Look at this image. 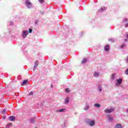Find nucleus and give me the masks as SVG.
Instances as JSON below:
<instances>
[{
    "mask_svg": "<svg viewBox=\"0 0 128 128\" xmlns=\"http://www.w3.org/2000/svg\"><path fill=\"white\" fill-rule=\"evenodd\" d=\"M25 5L28 8H32V4L30 0H26Z\"/></svg>",
    "mask_w": 128,
    "mask_h": 128,
    "instance_id": "obj_1",
    "label": "nucleus"
},
{
    "mask_svg": "<svg viewBox=\"0 0 128 128\" xmlns=\"http://www.w3.org/2000/svg\"><path fill=\"white\" fill-rule=\"evenodd\" d=\"M86 122L88 124V126H94L96 124V122H94V120H92L90 119L87 120Z\"/></svg>",
    "mask_w": 128,
    "mask_h": 128,
    "instance_id": "obj_2",
    "label": "nucleus"
},
{
    "mask_svg": "<svg viewBox=\"0 0 128 128\" xmlns=\"http://www.w3.org/2000/svg\"><path fill=\"white\" fill-rule=\"evenodd\" d=\"M28 31L27 30H24L22 32V38H26V36H28Z\"/></svg>",
    "mask_w": 128,
    "mask_h": 128,
    "instance_id": "obj_3",
    "label": "nucleus"
},
{
    "mask_svg": "<svg viewBox=\"0 0 128 128\" xmlns=\"http://www.w3.org/2000/svg\"><path fill=\"white\" fill-rule=\"evenodd\" d=\"M122 24H124V27L127 28H128V19L126 18H125L124 19H123V20H122Z\"/></svg>",
    "mask_w": 128,
    "mask_h": 128,
    "instance_id": "obj_4",
    "label": "nucleus"
},
{
    "mask_svg": "<svg viewBox=\"0 0 128 128\" xmlns=\"http://www.w3.org/2000/svg\"><path fill=\"white\" fill-rule=\"evenodd\" d=\"M114 108H106L104 110V112H106V114H111V112H114Z\"/></svg>",
    "mask_w": 128,
    "mask_h": 128,
    "instance_id": "obj_5",
    "label": "nucleus"
},
{
    "mask_svg": "<svg viewBox=\"0 0 128 128\" xmlns=\"http://www.w3.org/2000/svg\"><path fill=\"white\" fill-rule=\"evenodd\" d=\"M116 80L117 83L116 84V86H118V84H122V78H118Z\"/></svg>",
    "mask_w": 128,
    "mask_h": 128,
    "instance_id": "obj_6",
    "label": "nucleus"
},
{
    "mask_svg": "<svg viewBox=\"0 0 128 128\" xmlns=\"http://www.w3.org/2000/svg\"><path fill=\"white\" fill-rule=\"evenodd\" d=\"M10 122H14L16 120V116H10L8 118Z\"/></svg>",
    "mask_w": 128,
    "mask_h": 128,
    "instance_id": "obj_7",
    "label": "nucleus"
},
{
    "mask_svg": "<svg viewBox=\"0 0 128 128\" xmlns=\"http://www.w3.org/2000/svg\"><path fill=\"white\" fill-rule=\"evenodd\" d=\"M89 108H90V104L86 102L84 107V110H88Z\"/></svg>",
    "mask_w": 128,
    "mask_h": 128,
    "instance_id": "obj_8",
    "label": "nucleus"
},
{
    "mask_svg": "<svg viewBox=\"0 0 128 128\" xmlns=\"http://www.w3.org/2000/svg\"><path fill=\"white\" fill-rule=\"evenodd\" d=\"M38 61L36 60L34 64V70H36V68H38Z\"/></svg>",
    "mask_w": 128,
    "mask_h": 128,
    "instance_id": "obj_9",
    "label": "nucleus"
},
{
    "mask_svg": "<svg viewBox=\"0 0 128 128\" xmlns=\"http://www.w3.org/2000/svg\"><path fill=\"white\" fill-rule=\"evenodd\" d=\"M64 102L66 104H68L70 102V97H66L64 100Z\"/></svg>",
    "mask_w": 128,
    "mask_h": 128,
    "instance_id": "obj_10",
    "label": "nucleus"
},
{
    "mask_svg": "<svg viewBox=\"0 0 128 128\" xmlns=\"http://www.w3.org/2000/svg\"><path fill=\"white\" fill-rule=\"evenodd\" d=\"M104 50L106 52H108L110 50V45H106L104 46Z\"/></svg>",
    "mask_w": 128,
    "mask_h": 128,
    "instance_id": "obj_11",
    "label": "nucleus"
},
{
    "mask_svg": "<svg viewBox=\"0 0 128 128\" xmlns=\"http://www.w3.org/2000/svg\"><path fill=\"white\" fill-rule=\"evenodd\" d=\"M28 80H24L22 82V86H26V84H28Z\"/></svg>",
    "mask_w": 128,
    "mask_h": 128,
    "instance_id": "obj_12",
    "label": "nucleus"
},
{
    "mask_svg": "<svg viewBox=\"0 0 128 128\" xmlns=\"http://www.w3.org/2000/svg\"><path fill=\"white\" fill-rule=\"evenodd\" d=\"M98 90L100 92L102 91V85L100 84L98 85Z\"/></svg>",
    "mask_w": 128,
    "mask_h": 128,
    "instance_id": "obj_13",
    "label": "nucleus"
},
{
    "mask_svg": "<svg viewBox=\"0 0 128 128\" xmlns=\"http://www.w3.org/2000/svg\"><path fill=\"white\" fill-rule=\"evenodd\" d=\"M114 128H122V124H116Z\"/></svg>",
    "mask_w": 128,
    "mask_h": 128,
    "instance_id": "obj_14",
    "label": "nucleus"
},
{
    "mask_svg": "<svg viewBox=\"0 0 128 128\" xmlns=\"http://www.w3.org/2000/svg\"><path fill=\"white\" fill-rule=\"evenodd\" d=\"M108 120L110 122H114V118H112V117H110V116H109L108 117Z\"/></svg>",
    "mask_w": 128,
    "mask_h": 128,
    "instance_id": "obj_15",
    "label": "nucleus"
},
{
    "mask_svg": "<svg viewBox=\"0 0 128 128\" xmlns=\"http://www.w3.org/2000/svg\"><path fill=\"white\" fill-rule=\"evenodd\" d=\"M106 10V7H102L100 9L98 10V12H104Z\"/></svg>",
    "mask_w": 128,
    "mask_h": 128,
    "instance_id": "obj_16",
    "label": "nucleus"
},
{
    "mask_svg": "<svg viewBox=\"0 0 128 128\" xmlns=\"http://www.w3.org/2000/svg\"><path fill=\"white\" fill-rule=\"evenodd\" d=\"M66 110V108H62L58 110H57L56 112H64V110Z\"/></svg>",
    "mask_w": 128,
    "mask_h": 128,
    "instance_id": "obj_17",
    "label": "nucleus"
},
{
    "mask_svg": "<svg viewBox=\"0 0 128 128\" xmlns=\"http://www.w3.org/2000/svg\"><path fill=\"white\" fill-rule=\"evenodd\" d=\"M94 106H95V108H100V104H94Z\"/></svg>",
    "mask_w": 128,
    "mask_h": 128,
    "instance_id": "obj_18",
    "label": "nucleus"
},
{
    "mask_svg": "<svg viewBox=\"0 0 128 128\" xmlns=\"http://www.w3.org/2000/svg\"><path fill=\"white\" fill-rule=\"evenodd\" d=\"M94 76H96V77L98 76H100V73H98L96 72H94Z\"/></svg>",
    "mask_w": 128,
    "mask_h": 128,
    "instance_id": "obj_19",
    "label": "nucleus"
},
{
    "mask_svg": "<svg viewBox=\"0 0 128 128\" xmlns=\"http://www.w3.org/2000/svg\"><path fill=\"white\" fill-rule=\"evenodd\" d=\"M126 44H122L120 48H126Z\"/></svg>",
    "mask_w": 128,
    "mask_h": 128,
    "instance_id": "obj_20",
    "label": "nucleus"
},
{
    "mask_svg": "<svg viewBox=\"0 0 128 128\" xmlns=\"http://www.w3.org/2000/svg\"><path fill=\"white\" fill-rule=\"evenodd\" d=\"M115 76H116V74H113L112 75V80H114Z\"/></svg>",
    "mask_w": 128,
    "mask_h": 128,
    "instance_id": "obj_21",
    "label": "nucleus"
},
{
    "mask_svg": "<svg viewBox=\"0 0 128 128\" xmlns=\"http://www.w3.org/2000/svg\"><path fill=\"white\" fill-rule=\"evenodd\" d=\"M2 112V114H6V109H3Z\"/></svg>",
    "mask_w": 128,
    "mask_h": 128,
    "instance_id": "obj_22",
    "label": "nucleus"
},
{
    "mask_svg": "<svg viewBox=\"0 0 128 128\" xmlns=\"http://www.w3.org/2000/svg\"><path fill=\"white\" fill-rule=\"evenodd\" d=\"M30 122H31V124H34V118H32L30 119Z\"/></svg>",
    "mask_w": 128,
    "mask_h": 128,
    "instance_id": "obj_23",
    "label": "nucleus"
},
{
    "mask_svg": "<svg viewBox=\"0 0 128 128\" xmlns=\"http://www.w3.org/2000/svg\"><path fill=\"white\" fill-rule=\"evenodd\" d=\"M86 62H87L86 59L84 58V59H83V60H82V64H86Z\"/></svg>",
    "mask_w": 128,
    "mask_h": 128,
    "instance_id": "obj_24",
    "label": "nucleus"
},
{
    "mask_svg": "<svg viewBox=\"0 0 128 128\" xmlns=\"http://www.w3.org/2000/svg\"><path fill=\"white\" fill-rule=\"evenodd\" d=\"M12 126V123L8 124L6 125V128H8V126Z\"/></svg>",
    "mask_w": 128,
    "mask_h": 128,
    "instance_id": "obj_25",
    "label": "nucleus"
},
{
    "mask_svg": "<svg viewBox=\"0 0 128 128\" xmlns=\"http://www.w3.org/2000/svg\"><path fill=\"white\" fill-rule=\"evenodd\" d=\"M65 92H70V88H66V89H65Z\"/></svg>",
    "mask_w": 128,
    "mask_h": 128,
    "instance_id": "obj_26",
    "label": "nucleus"
},
{
    "mask_svg": "<svg viewBox=\"0 0 128 128\" xmlns=\"http://www.w3.org/2000/svg\"><path fill=\"white\" fill-rule=\"evenodd\" d=\"M9 24H10V26H14V22H12V21H10L9 22Z\"/></svg>",
    "mask_w": 128,
    "mask_h": 128,
    "instance_id": "obj_27",
    "label": "nucleus"
},
{
    "mask_svg": "<svg viewBox=\"0 0 128 128\" xmlns=\"http://www.w3.org/2000/svg\"><path fill=\"white\" fill-rule=\"evenodd\" d=\"M28 32L30 34H32V28H29Z\"/></svg>",
    "mask_w": 128,
    "mask_h": 128,
    "instance_id": "obj_28",
    "label": "nucleus"
},
{
    "mask_svg": "<svg viewBox=\"0 0 128 128\" xmlns=\"http://www.w3.org/2000/svg\"><path fill=\"white\" fill-rule=\"evenodd\" d=\"M109 42H114V39H109Z\"/></svg>",
    "mask_w": 128,
    "mask_h": 128,
    "instance_id": "obj_29",
    "label": "nucleus"
},
{
    "mask_svg": "<svg viewBox=\"0 0 128 128\" xmlns=\"http://www.w3.org/2000/svg\"><path fill=\"white\" fill-rule=\"evenodd\" d=\"M125 74L128 76V68H127L125 71Z\"/></svg>",
    "mask_w": 128,
    "mask_h": 128,
    "instance_id": "obj_30",
    "label": "nucleus"
},
{
    "mask_svg": "<svg viewBox=\"0 0 128 128\" xmlns=\"http://www.w3.org/2000/svg\"><path fill=\"white\" fill-rule=\"evenodd\" d=\"M34 94V92H30L29 94V96H32Z\"/></svg>",
    "mask_w": 128,
    "mask_h": 128,
    "instance_id": "obj_31",
    "label": "nucleus"
},
{
    "mask_svg": "<svg viewBox=\"0 0 128 128\" xmlns=\"http://www.w3.org/2000/svg\"><path fill=\"white\" fill-rule=\"evenodd\" d=\"M40 13L41 14H44V11H40Z\"/></svg>",
    "mask_w": 128,
    "mask_h": 128,
    "instance_id": "obj_32",
    "label": "nucleus"
},
{
    "mask_svg": "<svg viewBox=\"0 0 128 128\" xmlns=\"http://www.w3.org/2000/svg\"><path fill=\"white\" fill-rule=\"evenodd\" d=\"M38 1L40 2H44V0H38Z\"/></svg>",
    "mask_w": 128,
    "mask_h": 128,
    "instance_id": "obj_33",
    "label": "nucleus"
},
{
    "mask_svg": "<svg viewBox=\"0 0 128 128\" xmlns=\"http://www.w3.org/2000/svg\"><path fill=\"white\" fill-rule=\"evenodd\" d=\"M6 116H3V117H2V118H4V120H6Z\"/></svg>",
    "mask_w": 128,
    "mask_h": 128,
    "instance_id": "obj_34",
    "label": "nucleus"
},
{
    "mask_svg": "<svg viewBox=\"0 0 128 128\" xmlns=\"http://www.w3.org/2000/svg\"><path fill=\"white\" fill-rule=\"evenodd\" d=\"M127 58L126 60V62H128V56L126 57Z\"/></svg>",
    "mask_w": 128,
    "mask_h": 128,
    "instance_id": "obj_35",
    "label": "nucleus"
},
{
    "mask_svg": "<svg viewBox=\"0 0 128 128\" xmlns=\"http://www.w3.org/2000/svg\"><path fill=\"white\" fill-rule=\"evenodd\" d=\"M126 38H128V34H126Z\"/></svg>",
    "mask_w": 128,
    "mask_h": 128,
    "instance_id": "obj_36",
    "label": "nucleus"
},
{
    "mask_svg": "<svg viewBox=\"0 0 128 128\" xmlns=\"http://www.w3.org/2000/svg\"><path fill=\"white\" fill-rule=\"evenodd\" d=\"M126 111L128 113V108L126 110Z\"/></svg>",
    "mask_w": 128,
    "mask_h": 128,
    "instance_id": "obj_37",
    "label": "nucleus"
},
{
    "mask_svg": "<svg viewBox=\"0 0 128 128\" xmlns=\"http://www.w3.org/2000/svg\"><path fill=\"white\" fill-rule=\"evenodd\" d=\"M126 40H128L127 39H125V42H126Z\"/></svg>",
    "mask_w": 128,
    "mask_h": 128,
    "instance_id": "obj_38",
    "label": "nucleus"
},
{
    "mask_svg": "<svg viewBox=\"0 0 128 128\" xmlns=\"http://www.w3.org/2000/svg\"><path fill=\"white\" fill-rule=\"evenodd\" d=\"M51 88H53V86H52V85H51Z\"/></svg>",
    "mask_w": 128,
    "mask_h": 128,
    "instance_id": "obj_39",
    "label": "nucleus"
},
{
    "mask_svg": "<svg viewBox=\"0 0 128 128\" xmlns=\"http://www.w3.org/2000/svg\"><path fill=\"white\" fill-rule=\"evenodd\" d=\"M81 34H84V32H82Z\"/></svg>",
    "mask_w": 128,
    "mask_h": 128,
    "instance_id": "obj_40",
    "label": "nucleus"
},
{
    "mask_svg": "<svg viewBox=\"0 0 128 128\" xmlns=\"http://www.w3.org/2000/svg\"><path fill=\"white\" fill-rule=\"evenodd\" d=\"M17 96H18V94L16 95Z\"/></svg>",
    "mask_w": 128,
    "mask_h": 128,
    "instance_id": "obj_41",
    "label": "nucleus"
},
{
    "mask_svg": "<svg viewBox=\"0 0 128 128\" xmlns=\"http://www.w3.org/2000/svg\"><path fill=\"white\" fill-rule=\"evenodd\" d=\"M17 96H18V94L16 95Z\"/></svg>",
    "mask_w": 128,
    "mask_h": 128,
    "instance_id": "obj_42",
    "label": "nucleus"
}]
</instances>
